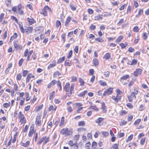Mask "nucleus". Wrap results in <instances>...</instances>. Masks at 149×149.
I'll return each instance as SVG.
<instances>
[{
    "instance_id": "f257e3e1",
    "label": "nucleus",
    "mask_w": 149,
    "mask_h": 149,
    "mask_svg": "<svg viewBox=\"0 0 149 149\" xmlns=\"http://www.w3.org/2000/svg\"><path fill=\"white\" fill-rule=\"evenodd\" d=\"M72 131L73 130L72 129L66 127L61 130L60 131V133L66 136L71 135L72 133Z\"/></svg>"
},
{
    "instance_id": "f03ea898",
    "label": "nucleus",
    "mask_w": 149,
    "mask_h": 149,
    "mask_svg": "<svg viewBox=\"0 0 149 149\" xmlns=\"http://www.w3.org/2000/svg\"><path fill=\"white\" fill-rule=\"evenodd\" d=\"M18 117L20 119L19 122L22 124H24L26 122V120L25 119V116L24 114L22 113V112L20 111L19 113Z\"/></svg>"
},
{
    "instance_id": "7ed1b4c3",
    "label": "nucleus",
    "mask_w": 149,
    "mask_h": 149,
    "mask_svg": "<svg viewBox=\"0 0 149 149\" xmlns=\"http://www.w3.org/2000/svg\"><path fill=\"white\" fill-rule=\"evenodd\" d=\"M48 10L51 11L50 8L47 6H45L41 11V13L43 14L44 16H46L47 15V11Z\"/></svg>"
},
{
    "instance_id": "20e7f679",
    "label": "nucleus",
    "mask_w": 149,
    "mask_h": 149,
    "mask_svg": "<svg viewBox=\"0 0 149 149\" xmlns=\"http://www.w3.org/2000/svg\"><path fill=\"white\" fill-rule=\"evenodd\" d=\"M24 31L27 34H29L32 32L33 30V27L32 26H24Z\"/></svg>"
},
{
    "instance_id": "39448f33",
    "label": "nucleus",
    "mask_w": 149,
    "mask_h": 149,
    "mask_svg": "<svg viewBox=\"0 0 149 149\" xmlns=\"http://www.w3.org/2000/svg\"><path fill=\"white\" fill-rule=\"evenodd\" d=\"M113 88H109L107 89L104 91L103 94V96H105L107 95H109L111 94L113 92Z\"/></svg>"
},
{
    "instance_id": "423d86ee",
    "label": "nucleus",
    "mask_w": 149,
    "mask_h": 149,
    "mask_svg": "<svg viewBox=\"0 0 149 149\" xmlns=\"http://www.w3.org/2000/svg\"><path fill=\"white\" fill-rule=\"evenodd\" d=\"M142 70L141 69H137L134 72V74L136 77H137L139 75L141 74Z\"/></svg>"
},
{
    "instance_id": "0eeeda50",
    "label": "nucleus",
    "mask_w": 149,
    "mask_h": 149,
    "mask_svg": "<svg viewBox=\"0 0 149 149\" xmlns=\"http://www.w3.org/2000/svg\"><path fill=\"white\" fill-rule=\"evenodd\" d=\"M27 19L28 22L29 24V25H32L33 24L36 23V21L32 17H31L30 18L28 17Z\"/></svg>"
},
{
    "instance_id": "6e6552de",
    "label": "nucleus",
    "mask_w": 149,
    "mask_h": 149,
    "mask_svg": "<svg viewBox=\"0 0 149 149\" xmlns=\"http://www.w3.org/2000/svg\"><path fill=\"white\" fill-rule=\"evenodd\" d=\"M56 65V61L55 60L52 61L48 65L47 69H50L51 68L54 67Z\"/></svg>"
},
{
    "instance_id": "1a4fd4ad",
    "label": "nucleus",
    "mask_w": 149,
    "mask_h": 149,
    "mask_svg": "<svg viewBox=\"0 0 149 149\" xmlns=\"http://www.w3.org/2000/svg\"><path fill=\"white\" fill-rule=\"evenodd\" d=\"M22 6L21 4H19L17 6L18 13L20 15H23L24 14V12L22 10Z\"/></svg>"
},
{
    "instance_id": "9d476101",
    "label": "nucleus",
    "mask_w": 149,
    "mask_h": 149,
    "mask_svg": "<svg viewBox=\"0 0 149 149\" xmlns=\"http://www.w3.org/2000/svg\"><path fill=\"white\" fill-rule=\"evenodd\" d=\"M128 98L129 101L130 102H132L134 99L136 98V97L135 95L134 94V92H132L131 93L130 95V96H128Z\"/></svg>"
},
{
    "instance_id": "9b49d317",
    "label": "nucleus",
    "mask_w": 149,
    "mask_h": 149,
    "mask_svg": "<svg viewBox=\"0 0 149 149\" xmlns=\"http://www.w3.org/2000/svg\"><path fill=\"white\" fill-rule=\"evenodd\" d=\"M104 119L102 118H99L95 120V122L97 123L99 125L102 126L103 124L102 121Z\"/></svg>"
},
{
    "instance_id": "f8f14e48",
    "label": "nucleus",
    "mask_w": 149,
    "mask_h": 149,
    "mask_svg": "<svg viewBox=\"0 0 149 149\" xmlns=\"http://www.w3.org/2000/svg\"><path fill=\"white\" fill-rule=\"evenodd\" d=\"M74 84H72L71 85L70 91H69V93H67V95L68 97L71 96L72 94V92L74 89Z\"/></svg>"
},
{
    "instance_id": "ddd939ff",
    "label": "nucleus",
    "mask_w": 149,
    "mask_h": 149,
    "mask_svg": "<svg viewBox=\"0 0 149 149\" xmlns=\"http://www.w3.org/2000/svg\"><path fill=\"white\" fill-rule=\"evenodd\" d=\"M40 116H37L36 118V124L38 126L41 125V121L40 120Z\"/></svg>"
},
{
    "instance_id": "4468645a",
    "label": "nucleus",
    "mask_w": 149,
    "mask_h": 149,
    "mask_svg": "<svg viewBox=\"0 0 149 149\" xmlns=\"http://www.w3.org/2000/svg\"><path fill=\"white\" fill-rule=\"evenodd\" d=\"M57 81L56 80L54 79L53 80L48 84L47 86L48 88H50L51 87L55 85Z\"/></svg>"
},
{
    "instance_id": "2eb2a0df",
    "label": "nucleus",
    "mask_w": 149,
    "mask_h": 149,
    "mask_svg": "<svg viewBox=\"0 0 149 149\" xmlns=\"http://www.w3.org/2000/svg\"><path fill=\"white\" fill-rule=\"evenodd\" d=\"M70 86V84L68 83H66L63 88L64 90L66 92H69V88Z\"/></svg>"
},
{
    "instance_id": "dca6fc26",
    "label": "nucleus",
    "mask_w": 149,
    "mask_h": 149,
    "mask_svg": "<svg viewBox=\"0 0 149 149\" xmlns=\"http://www.w3.org/2000/svg\"><path fill=\"white\" fill-rule=\"evenodd\" d=\"M19 24V27L20 29V30L21 32L24 33L25 32V31H24V28L23 27V24L22 22H19V23H17Z\"/></svg>"
},
{
    "instance_id": "f3484780",
    "label": "nucleus",
    "mask_w": 149,
    "mask_h": 149,
    "mask_svg": "<svg viewBox=\"0 0 149 149\" xmlns=\"http://www.w3.org/2000/svg\"><path fill=\"white\" fill-rule=\"evenodd\" d=\"M129 75L128 74H127L124 75L122 77H121L120 79V81L121 82H123V80H126L129 78Z\"/></svg>"
},
{
    "instance_id": "a211bd4d",
    "label": "nucleus",
    "mask_w": 149,
    "mask_h": 149,
    "mask_svg": "<svg viewBox=\"0 0 149 149\" xmlns=\"http://www.w3.org/2000/svg\"><path fill=\"white\" fill-rule=\"evenodd\" d=\"M93 63L95 67L99 65V62L97 59L94 58L93 60Z\"/></svg>"
},
{
    "instance_id": "6ab92c4d",
    "label": "nucleus",
    "mask_w": 149,
    "mask_h": 149,
    "mask_svg": "<svg viewBox=\"0 0 149 149\" xmlns=\"http://www.w3.org/2000/svg\"><path fill=\"white\" fill-rule=\"evenodd\" d=\"M46 139V136H44L41 138L39 141H38L37 143V145H40L42 142H43Z\"/></svg>"
},
{
    "instance_id": "aec40b11",
    "label": "nucleus",
    "mask_w": 149,
    "mask_h": 149,
    "mask_svg": "<svg viewBox=\"0 0 149 149\" xmlns=\"http://www.w3.org/2000/svg\"><path fill=\"white\" fill-rule=\"evenodd\" d=\"M30 144V141H27L25 143H24L22 142H21L20 145L21 146L25 147H26L29 146Z\"/></svg>"
},
{
    "instance_id": "412c9836",
    "label": "nucleus",
    "mask_w": 149,
    "mask_h": 149,
    "mask_svg": "<svg viewBox=\"0 0 149 149\" xmlns=\"http://www.w3.org/2000/svg\"><path fill=\"white\" fill-rule=\"evenodd\" d=\"M71 17H70V16H68L67 18V19L65 22V26H67L69 24V23H70V20H71Z\"/></svg>"
},
{
    "instance_id": "4be33fe9",
    "label": "nucleus",
    "mask_w": 149,
    "mask_h": 149,
    "mask_svg": "<svg viewBox=\"0 0 149 149\" xmlns=\"http://www.w3.org/2000/svg\"><path fill=\"white\" fill-rule=\"evenodd\" d=\"M111 57V54L109 53H107L104 56L103 58L105 60L109 59Z\"/></svg>"
},
{
    "instance_id": "5701e85b",
    "label": "nucleus",
    "mask_w": 149,
    "mask_h": 149,
    "mask_svg": "<svg viewBox=\"0 0 149 149\" xmlns=\"http://www.w3.org/2000/svg\"><path fill=\"white\" fill-rule=\"evenodd\" d=\"M102 110L103 111L104 113H106L107 110L106 108V107L105 106L104 103L102 102Z\"/></svg>"
},
{
    "instance_id": "b1692460",
    "label": "nucleus",
    "mask_w": 149,
    "mask_h": 149,
    "mask_svg": "<svg viewBox=\"0 0 149 149\" xmlns=\"http://www.w3.org/2000/svg\"><path fill=\"white\" fill-rule=\"evenodd\" d=\"M136 81V79L132 78L131 80L130 81L129 84H128V86L129 87L132 86L134 84V82Z\"/></svg>"
},
{
    "instance_id": "393cba45",
    "label": "nucleus",
    "mask_w": 149,
    "mask_h": 149,
    "mask_svg": "<svg viewBox=\"0 0 149 149\" xmlns=\"http://www.w3.org/2000/svg\"><path fill=\"white\" fill-rule=\"evenodd\" d=\"M64 124V117H62L61 119V121L60 123L59 126L60 127H63Z\"/></svg>"
},
{
    "instance_id": "a878e982",
    "label": "nucleus",
    "mask_w": 149,
    "mask_h": 149,
    "mask_svg": "<svg viewBox=\"0 0 149 149\" xmlns=\"http://www.w3.org/2000/svg\"><path fill=\"white\" fill-rule=\"evenodd\" d=\"M56 107L54 108L53 106L52 105H50L49 108L48 110L49 111H53L54 110V111H56Z\"/></svg>"
},
{
    "instance_id": "bb28decb",
    "label": "nucleus",
    "mask_w": 149,
    "mask_h": 149,
    "mask_svg": "<svg viewBox=\"0 0 149 149\" xmlns=\"http://www.w3.org/2000/svg\"><path fill=\"white\" fill-rule=\"evenodd\" d=\"M87 93V90L85 91L80 94L78 95V96L79 97H83L85 96V94Z\"/></svg>"
},
{
    "instance_id": "cd10ccee",
    "label": "nucleus",
    "mask_w": 149,
    "mask_h": 149,
    "mask_svg": "<svg viewBox=\"0 0 149 149\" xmlns=\"http://www.w3.org/2000/svg\"><path fill=\"white\" fill-rule=\"evenodd\" d=\"M49 141V137H46V139L43 142V145H46L48 142Z\"/></svg>"
},
{
    "instance_id": "c85d7f7f",
    "label": "nucleus",
    "mask_w": 149,
    "mask_h": 149,
    "mask_svg": "<svg viewBox=\"0 0 149 149\" xmlns=\"http://www.w3.org/2000/svg\"><path fill=\"white\" fill-rule=\"evenodd\" d=\"M13 44L14 47L16 49H19L20 48L19 46L17 43V42L16 41L13 42Z\"/></svg>"
},
{
    "instance_id": "c756f323",
    "label": "nucleus",
    "mask_w": 149,
    "mask_h": 149,
    "mask_svg": "<svg viewBox=\"0 0 149 149\" xmlns=\"http://www.w3.org/2000/svg\"><path fill=\"white\" fill-rule=\"evenodd\" d=\"M123 36H120L116 40V42L118 43L119 42L121 41V40L123 39Z\"/></svg>"
},
{
    "instance_id": "7c9ffc66",
    "label": "nucleus",
    "mask_w": 149,
    "mask_h": 149,
    "mask_svg": "<svg viewBox=\"0 0 149 149\" xmlns=\"http://www.w3.org/2000/svg\"><path fill=\"white\" fill-rule=\"evenodd\" d=\"M111 98L116 103H118V101L119 100H118L117 97L115 96H112L111 97Z\"/></svg>"
},
{
    "instance_id": "2f4dec72",
    "label": "nucleus",
    "mask_w": 149,
    "mask_h": 149,
    "mask_svg": "<svg viewBox=\"0 0 149 149\" xmlns=\"http://www.w3.org/2000/svg\"><path fill=\"white\" fill-rule=\"evenodd\" d=\"M137 60L135 59H133L132 62H131V63L130 64V65H135L136 64L137 62Z\"/></svg>"
},
{
    "instance_id": "473e14b6",
    "label": "nucleus",
    "mask_w": 149,
    "mask_h": 149,
    "mask_svg": "<svg viewBox=\"0 0 149 149\" xmlns=\"http://www.w3.org/2000/svg\"><path fill=\"white\" fill-rule=\"evenodd\" d=\"M97 143L93 141L92 143V149L97 148Z\"/></svg>"
},
{
    "instance_id": "72a5a7b5",
    "label": "nucleus",
    "mask_w": 149,
    "mask_h": 149,
    "mask_svg": "<svg viewBox=\"0 0 149 149\" xmlns=\"http://www.w3.org/2000/svg\"><path fill=\"white\" fill-rule=\"evenodd\" d=\"M95 40L97 41L100 42H102L104 41L103 39L100 37L96 38L95 39Z\"/></svg>"
},
{
    "instance_id": "f704fd0d",
    "label": "nucleus",
    "mask_w": 149,
    "mask_h": 149,
    "mask_svg": "<svg viewBox=\"0 0 149 149\" xmlns=\"http://www.w3.org/2000/svg\"><path fill=\"white\" fill-rule=\"evenodd\" d=\"M33 50H31L29 52L27 59V61H29L30 60V57L32 54L33 53Z\"/></svg>"
},
{
    "instance_id": "c9c22d12",
    "label": "nucleus",
    "mask_w": 149,
    "mask_h": 149,
    "mask_svg": "<svg viewBox=\"0 0 149 149\" xmlns=\"http://www.w3.org/2000/svg\"><path fill=\"white\" fill-rule=\"evenodd\" d=\"M65 56H63L61 58L59 59L58 61V63H62L65 60Z\"/></svg>"
},
{
    "instance_id": "e433bc0d",
    "label": "nucleus",
    "mask_w": 149,
    "mask_h": 149,
    "mask_svg": "<svg viewBox=\"0 0 149 149\" xmlns=\"http://www.w3.org/2000/svg\"><path fill=\"white\" fill-rule=\"evenodd\" d=\"M79 81L80 83V85L81 86H84V81L82 79L80 78H79Z\"/></svg>"
},
{
    "instance_id": "4c0bfd02",
    "label": "nucleus",
    "mask_w": 149,
    "mask_h": 149,
    "mask_svg": "<svg viewBox=\"0 0 149 149\" xmlns=\"http://www.w3.org/2000/svg\"><path fill=\"white\" fill-rule=\"evenodd\" d=\"M101 133L104 137H107L109 135V133L107 132H101Z\"/></svg>"
},
{
    "instance_id": "58836bf2",
    "label": "nucleus",
    "mask_w": 149,
    "mask_h": 149,
    "mask_svg": "<svg viewBox=\"0 0 149 149\" xmlns=\"http://www.w3.org/2000/svg\"><path fill=\"white\" fill-rule=\"evenodd\" d=\"M22 78V74L21 73H19L17 75L16 79L17 81H20Z\"/></svg>"
},
{
    "instance_id": "ea45409f",
    "label": "nucleus",
    "mask_w": 149,
    "mask_h": 149,
    "mask_svg": "<svg viewBox=\"0 0 149 149\" xmlns=\"http://www.w3.org/2000/svg\"><path fill=\"white\" fill-rule=\"evenodd\" d=\"M60 75H61V73L59 72L56 71L54 73L53 76L54 77H55Z\"/></svg>"
},
{
    "instance_id": "a19ab883",
    "label": "nucleus",
    "mask_w": 149,
    "mask_h": 149,
    "mask_svg": "<svg viewBox=\"0 0 149 149\" xmlns=\"http://www.w3.org/2000/svg\"><path fill=\"white\" fill-rule=\"evenodd\" d=\"M55 92L54 91H53L50 94V96L49 99L50 100H52L53 99V97L54 95Z\"/></svg>"
},
{
    "instance_id": "79ce46f5",
    "label": "nucleus",
    "mask_w": 149,
    "mask_h": 149,
    "mask_svg": "<svg viewBox=\"0 0 149 149\" xmlns=\"http://www.w3.org/2000/svg\"><path fill=\"white\" fill-rule=\"evenodd\" d=\"M3 106L4 108H7L8 107L10 106V102H9L8 103H4V104H3Z\"/></svg>"
},
{
    "instance_id": "37998d69",
    "label": "nucleus",
    "mask_w": 149,
    "mask_h": 149,
    "mask_svg": "<svg viewBox=\"0 0 149 149\" xmlns=\"http://www.w3.org/2000/svg\"><path fill=\"white\" fill-rule=\"evenodd\" d=\"M90 108H91L96 111H98V108L95 106H91L90 107Z\"/></svg>"
},
{
    "instance_id": "c03bdc74",
    "label": "nucleus",
    "mask_w": 149,
    "mask_h": 149,
    "mask_svg": "<svg viewBox=\"0 0 149 149\" xmlns=\"http://www.w3.org/2000/svg\"><path fill=\"white\" fill-rule=\"evenodd\" d=\"M28 71L27 70H23L22 72V75L24 77H25L27 74Z\"/></svg>"
},
{
    "instance_id": "a18cd8bd",
    "label": "nucleus",
    "mask_w": 149,
    "mask_h": 149,
    "mask_svg": "<svg viewBox=\"0 0 149 149\" xmlns=\"http://www.w3.org/2000/svg\"><path fill=\"white\" fill-rule=\"evenodd\" d=\"M118 144H114L112 146L111 148V149L112 148H113V149H119L118 148Z\"/></svg>"
},
{
    "instance_id": "49530a36",
    "label": "nucleus",
    "mask_w": 149,
    "mask_h": 149,
    "mask_svg": "<svg viewBox=\"0 0 149 149\" xmlns=\"http://www.w3.org/2000/svg\"><path fill=\"white\" fill-rule=\"evenodd\" d=\"M95 19L97 20H102V17L100 15L97 16L95 17Z\"/></svg>"
},
{
    "instance_id": "de8ad7c7",
    "label": "nucleus",
    "mask_w": 149,
    "mask_h": 149,
    "mask_svg": "<svg viewBox=\"0 0 149 149\" xmlns=\"http://www.w3.org/2000/svg\"><path fill=\"white\" fill-rule=\"evenodd\" d=\"M85 124L84 121H79L78 123V125L79 126H84Z\"/></svg>"
},
{
    "instance_id": "09e8293b",
    "label": "nucleus",
    "mask_w": 149,
    "mask_h": 149,
    "mask_svg": "<svg viewBox=\"0 0 149 149\" xmlns=\"http://www.w3.org/2000/svg\"><path fill=\"white\" fill-rule=\"evenodd\" d=\"M133 134H131L130 135L128 138L126 140V142H127L129 141H131L133 138Z\"/></svg>"
},
{
    "instance_id": "8fccbe9b",
    "label": "nucleus",
    "mask_w": 149,
    "mask_h": 149,
    "mask_svg": "<svg viewBox=\"0 0 149 149\" xmlns=\"http://www.w3.org/2000/svg\"><path fill=\"white\" fill-rule=\"evenodd\" d=\"M70 7L71 9L73 11H74L76 10V8L75 6L73 4H71L70 5Z\"/></svg>"
},
{
    "instance_id": "3c124183",
    "label": "nucleus",
    "mask_w": 149,
    "mask_h": 149,
    "mask_svg": "<svg viewBox=\"0 0 149 149\" xmlns=\"http://www.w3.org/2000/svg\"><path fill=\"white\" fill-rule=\"evenodd\" d=\"M141 121V119H139L136 120L134 123V125H138Z\"/></svg>"
},
{
    "instance_id": "603ef678",
    "label": "nucleus",
    "mask_w": 149,
    "mask_h": 149,
    "mask_svg": "<svg viewBox=\"0 0 149 149\" xmlns=\"http://www.w3.org/2000/svg\"><path fill=\"white\" fill-rule=\"evenodd\" d=\"M61 22L59 20H57L56 22V28H58L59 26H61Z\"/></svg>"
},
{
    "instance_id": "864d4df0",
    "label": "nucleus",
    "mask_w": 149,
    "mask_h": 149,
    "mask_svg": "<svg viewBox=\"0 0 149 149\" xmlns=\"http://www.w3.org/2000/svg\"><path fill=\"white\" fill-rule=\"evenodd\" d=\"M24 59L23 58H21L19 61V66L20 67L21 66L24 62Z\"/></svg>"
},
{
    "instance_id": "5fc2aeb1",
    "label": "nucleus",
    "mask_w": 149,
    "mask_h": 149,
    "mask_svg": "<svg viewBox=\"0 0 149 149\" xmlns=\"http://www.w3.org/2000/svg\"><path fill=\"white\" fill-rule=\"evenodd\" d=\"M127 4H124V5L121 6L119 8V9L120 10H122L124 9L127 6Z\"/></svg>"
},
{
    "instance_id": "6e6d98bb",
    "label": "nucleus",
    "mask_w": 149,
    "mask_h": 149,
    "mask_svg": "<svg viewBox=\"0 0 149 149\" xmlns=\"http://www.w3.org/2000/svg\"><path fill=\"white\" fill-rule=\"evenodd\" d=\"M4 13H2L0 15V22H1L3 20L4 18Z\"/></svg>"
},
{
    "instance_id": "4d7b16f0",
    "label": "nucleus",
    "mask_w": 149,
    "mask_h": 149,
    "mask_svg": "<svg viewBox=\"0 0 149 149\" xmlns=\"http://www.w3.org/2000/svg\"><path fill=\"white\" fill-rule=\"evenodd\" d=\"M120 46L121 47L122 49H123L126 47L127 45V44H125L123 43H121L120 45Z\"/></svg>"
},
{
    "instance_id": "13d9d810",
    "label": "nucleus",
    "mask_w": 149,
    "mask_h": 149,
    "mask_svg": "<svg viewBox=\"0 0 149 149\" xmlns=\"http://www.w3.org/2000/svg\"><path fill=\"white\" fill-rule=\"evenodd\" d=\"M100 84L102 86H106L107 85L105 81H103L101 80L100 81Z\"/></svg>"
},
{
    "instance_id": "bf43d9fd",
    "label": "nucleus",
    "mask_w": 149,
    "mask_h": 149,
    "mask_svg": "<svg viewBox=\"0 0 149 149\" xmlns=\"http://www.w3.org/2000/svg\"><path fill=\"white\" fill-rule=\"evenodd\" d=\"M132 6L131 5H129L127 10V13H130L132 9Z\"/></svg>"
},
{
    "instance_id": "052dcab7",
    "label": "nucleus",
    "mask_w": 149,
    "mask_h": 149,
    "mask_svg": "<svg viewBox=\"0 0 149 149\" xmlns=\"http://www.w3.org/2000/svg\"><path fill=\"white\" fill-rule=\"evenodd\" d=\"M72 50H70L69 52L68 55V58L69 59L72 56Z\"/></svg>"
},
{
    "instance_id": "680f3d73",
    "label": "nucleus",
    "mask_w": 149,
    "mask_h": 149,
    "mask_svg": "<svg viewBox=\"0 0 149 149\" xmlns=\"http://www.w3.org/2000/svg\"><path fill=\"white\" fill-rule=\"evenodd\" d=\"M139 27L137 26L134 27L133 29V30L134 32H137L139 31Z\"/></svg>"
},
{
    "instance_id": "e2e57ef3",
    "label": "nucleus",
    "mask_w": 149,
    "mask_h": 149,
    "mask_svg": "<svg viewBox=\"0 0 149 149\" xmlns=\"http://www.w3.org/2000/svg\"><path fill=\"white\" fill-rule=\"evenodd\" d=\"M145 138H143L141 139L140 141V143L141 145H143L144 144L145 141Z\"/></svg>"
},
{
    "instance_id": "0e129e2a",
    "label": "nucleus",
    "mask_w": 149,
    "mask_h": 149,
    "mask_svg": "<svg viewBox=\"0 0 149 149\" xmlns=\"http://www.w3.org/2000/svg\"><path fill=\"white\" fill-rule=\"evenodd\" d=\"M124 22V20L123 19H121L117 23V24L120 25L122 23Z\"/></svg>"
},
{
    "instance_id": "69168bd1",
    "label": "nucleus",
    "mask_w": 149,
    "mask_h": 149,
    "mask_svg": "<svg viewBox=\"0 0 149 149\" xmlns=\"http://www.w3.org/2000/svg\"><path fill=\"white\" fill-rule=\"evenodd\" d=\"M66 36L65 34L64 33L62 35L61 38L63 40V42L65 41V37Z\"/></svg>"
},
{
    "instance_id": "338daca9",
    "label": "nucleus",
    "mask_w": 149,
    "mask_h": 149,
    "mask_svg": "<svg viewBox=\"0 0 149 149\" xmlns=\"http://www.w3.org/2000/svg\"><path fill=\"white\" fill-rule=\"evenodd\" d=\"M116 97L118 98V100H120L121 98L122 95L121 94H117Z\"/></svg>"
},
{
    "instance_id": "774afa93",
    "label": "nucleus",
    "mask_w": 149,
    "mask_h": 149,
    "mask_svg": "<svg viewBox=\"0 0 149 149\" xmlns=\"http://www.w3.org/2000/svg\"><path fill=\"white\" fill-rule=\"evenodd\" d=\"M133 116L132 115H129L128 116V121H130L132 119Z\"/></svg>"
}]
</instances>
